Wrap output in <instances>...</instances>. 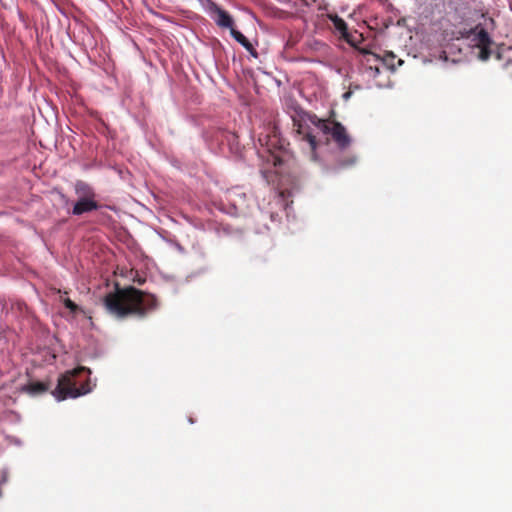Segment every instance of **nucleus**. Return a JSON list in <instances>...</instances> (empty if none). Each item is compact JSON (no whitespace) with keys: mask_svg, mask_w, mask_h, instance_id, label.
Listing matches in <instances>:
<instances>
[{"mask_svg":"<svg viewBox=\"0 0 512 512\" xmlns=\"http://www.w3.org/2000/svg\"><path fill=\"white\" fill-rule=\"evenodd\" d=\"M104 306L110 314L118 318L128 315L143 318L157 309L158 300L153 294L130 286L107 294L104 298Z\"/></svg>","mask_w":512,"mask_h":512,"instance_id":"2","label":"nucleus"},{"mask_svg":"<svg viewBox=\"0 0 512 512\" xmlns=\"http://www.w3.org/2000/svg\"><path fill=\"white\" fill-rule=\"evenodd\" d=\"M90 374V369L84 366L66 371L59 377L57 386L52 392L53 395L58 401H62L90 393L95 386L91 383Z\"/></svg>","mask_w":512,"mask_h":512,"instance_id":"3","label":"nucleus"},{"mask_svg":"<svg viewBox=\"0 0 512 512\" xmlns=\"http://www.w3.org/2000/svg\"><path fill=\"white\" fill-rule=\"evenodd\" d=\"M207 8L211 17L219 27L228 28L229 30L234 27L232 16L215 2L207 0Z\"/></svg>","mask_w":512,"mask_h":512,"instance_id":"4","label":"nucleus"},{"mask_svg":"<svg viewBox=\"0 0 512 512\" xmlns=\"http://www.w3.org/2000/svg\"><path fill=\"white\" fill-rule=\"evenodd\" d=\"M479 46H489L491 39L488 32L484 28H480L476 35Z\"/></svg>","mask_w":512,"mask_h":512,"instance_id":"12","label":"nucleus"},{"mask_svg":"<svg viewBox=\"0 0 512 512\" xmlns=\"http://www.w3.org/2000/svg\"><path fill=\"white\" fill-rule=\"evenodd\" d=\"M381 60L382 64L391 70H395L397 65L401 66L403 64V60L401 59H398L396 63V56L391 52L387 53Z\"/></svg>","mask_w":512,"mask_h":512,"instance_id":"11","label":"nucleus"},{"mask_svg":"<svg viewBox=\"0 0 512 512\" xmlns=\"http://www.w3.org/2000/svg\"><path fill=\"white\" fill-rule=\"evenodd\" d=\"M293 122L299 139L308 143L313 156L320 141L317 140L318 134L330 135L341 150L348 148L351 144L346 128L335 120L319 119L316 115L306 114L299 119L293 118Z\"/></svg>","mask_w":512,"mask_h":512,"instance_id":"1","label":"nucleus"},{"mask_svg":"<svg viewBox=\"0 0 512 512\" xmlns=\"http://www.w3.org/2000/svg\"><path fill=\"white\" fill-rule=\"evenodd\" d=\"M230 35L241 44L253 57L257 58L258 53L256 49L253 47L251 42L238 30L234 27L230 29Z\"/></svg>","mask_w":512,"mask_h":512,"instance_id":"8","label":"nucleus"},{"mask_svg":"<svg viewBox=\"0 0 512 512\" xmlns=\"http://www.w3.org/2000/svg\"><path fill=\"white\" fill-rule=\"evenodd\" d=\"M99 207L100 205L95 199L78 198V200L75 202L73 206L72 214L75 216H80L84 213L97 210Z\"/></svg>","mask_w":512,"mask_h":512,"instance_id":"5","label":"nucleus"},{"mask_svg":"<svg viewBox=\"0 0 512 512\" xmlns=\"http://www.w3.org/2000/svg\"><path fill=\"white\" fill-rule=\"evenodd\" d=\"M75 193L78 196V198H96V193L94 189L88 183L81 180H78L75 183Z\"/></svg>","mask_w":512,"mask_h":512,"instance_id":"9","label":"nucleus"},{"mask_svg":"<svg viewBox=\"0 0 512 512\" xmlns=\"http://www.w3.org/2000/svg\"><path fill=\"white\" fill-rule=\"evenodd\" d=\"M64 306L69 309L72 313H75L78 311V306L69 298L63 299Z\"/></svg>","mask_w":512,"mask_h":512,"instance_id":"13","label":"nucleus"},{"mask_svg":"<svg viewBox=\"0 0 512 512\" xmlns=\"http://www.w3.org/2000/svg\"><path fill=\"white\" fill-rule=\"evenodd\" d=\"M24 390L30 394L37 395L46 392L48 390V387L46 384L42 382H32L27 384L24 387Z\"/></svg>","mask_w":512,"mask_h":512,"instance_id":"10","label":"nucleus"},{"mask_svg":"<svg viewBox=\"0 0 512 512\" xmlns=\"http://www.w3.org/2000/svg\"><path fill=\"white\" fill-rule=\"evenodd\" d=\"M363 55L365 63L368 66V70L370 71V75L377 77L380 74V66L383 65L381 58L377 54L366 50L363 51Z\"/></svg>","mask_w":512,"mask_h":512,"instance_id":"7","label":"nucleus"},{"mask_svg":"<svg viewBox=\"0 0 512 512\" xmlns=\"http://www.w3.org/2000/svg\"><path fill=\"white\" fill-rule=\"evenodd\" d=\"M327 17L333 23L335 32H337L346 42L350 43L351 35L348 32L347 23L337 14H328Z\"/></svg>","mask_w":512,"mask_h":512,"instance_id":"6","label":"nucleus"},{"mask_svg":"<svg viewBox=\"0 0 512 512\" xmlns=\"http://www.w3.org/2000/svg\"><path fill=\"white\" fill-rule=\"evenodd\" d=\"M480 58L482 60H487L490 56L489 46H480Z\"/></svg>","mask_w":512,"mask_h":512,"instance_id":"14","label":"nucleus"}]
</instances>
